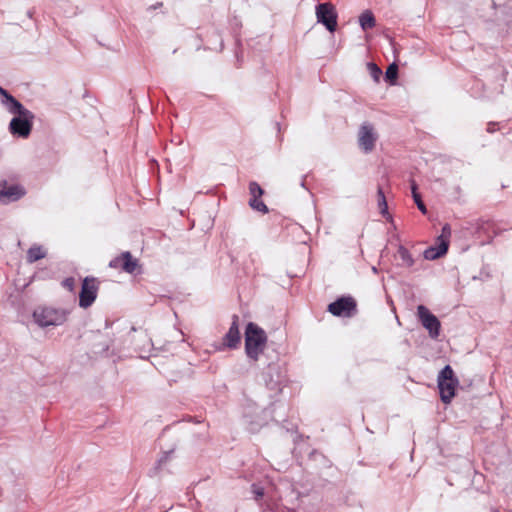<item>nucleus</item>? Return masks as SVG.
I'll list each match as a JSON object with an SVG mask.
<instances>
[{"instance_id":"obj_1","label":"nucleus","mask_w":512,"mask_h":512,"mask_svg":"<svg viewBox=\"0 0 512 512\" xmlns=\"http://www.w3.org/2000/svg\"><path fill=\"white\" fill-rule=\"evenodd\" d=\"M12 114H16L9 124L11 134L27 138L32 130L34 115L26 109L18 100H13V108H9Z\"/></svg>"},{"instance_id":"obj_2","label":"nucleus","mask_w":512,"mask_h":512,"mask_svg":"<svg viewBox=\"0 0 512 512\" xmlns=\"http://www.w3.org/2000/svg\"><path fill=\"white\" fill-rule=\"evenodd\" d=\"M267 343L265 331L257 324L250 322L245 330V351L248 357L258 360Z\"/></svg>"},{"instance_id":"obj_3","label":"nucleus","mask_w":512,"mask_h":512,"mask_svg":"<svg viewBox=\"0 0 512 512\" xmlns=\"http://www.w3.org/2000/svg\"><path fill=\"white\" fill-rule=\"evenodd\" d=\"M437 384L440 398L443 403L449 404L455 396L456 387L459 384L450 365H446L439 373Z\"/></svg>"},{"instance_id":"obj_4","label":"nucleus","mask_w":512,"mask_h":512,"mask_svg":"<svg viewBox=\"0 0 512 512\" xmlns=\"http://www.w3.org/2000/svg\"><path fill=\"white\" fill-rule=\"evenodd\" d=\"M33 317L37 324L42 327L61 325L66 321V313L63 310L51 307H39L34 313Z\"/></svg>"},{"instance_id":"obj_5","label":"nucleus","mask_w":512,"mask_h":512,"mask_svg":"<svg viewBox=\"0 0 512 512\" xmlns=\"http://www.w3.org/2000/svg\"><path fill=\"white\" fill-rule=\"evenodd\" d=\"M451 238V227L449 224H445L442 227L441 234L437 238L438 245L436 247L427 248L423 256L427 260H435L445 255L448 251L449 243Z\"/></svg>"},{"instance_id":"obj_6","label":"nucleus","mask_w":512,"mask_h":512,"mask_svg":"<svg viewBox=\"0 0 512 512\" xmlns=\"http://www.w3.org/2000/svg\"><path fill=\"white\" fill-rule=\"evenodd\" d=\"M337 317H352L357 313V302L351 296H343L330 303L327 309Z\"/></svg>"},{"instance_id":"obj_7","label":"nucleus","mask_w":512,"mask_h":512,"mask_svg":"<svg viewBox=\"0 0 512 512\" xmlns=\"http://www.w3.org/2000/svg\"><path fill=\"white\" fill-rule=\"evenodd\" d=\"M316 18L328 31L334 32L336 30L338 15L332 3L326 2L318 4L316 6Z\"/></svg>"},{"instance_id":"obj_8","label":"nucleus","mask_w":512,"mask_h":512,"mask_svg":"<svg viewBox=\"0 0 512 512\" xmlns=\"http://www.w3.org/2000/svg\"><path fill=\"white\" fill-rule=\"evenodd\" d=\"M417 316L422 326L428 330L429 336L432 339H437L440 335L441 329V323L438 318L424 305H419L417 307Z\"/></svg>"},{"instance_id":"obj_9","label":"nucleus","mask_w":512,"mask_h":512,"mask_svg":"<svg viewBox=\"0 0 512 512\" xmlns=\"http://www.w3.org/2000/svg\"><path fill=\"white\" fill-rule=\"evenodd\" d=\"M98 289L97 280L93 277H86L82 282L79 294V306L82 308L90 307L97 297Z\"/></svg>"},{"instance_id":"obj_10","label":"nucleus","mask_w":512,"mask_h":512,"mask_svg":"<svg viewBox=\"0 0 512 512\" xmlns=\"http://www.w3.org/2000/svg\"><path fill=\"white\" fill-rule=\"evenodd\" d=\"M377 140V134L374 131V127L369 123H364L360 126L358 132V144L360 148L368 153L375 148Z\"/></svg>"},{"instance_id":"obj_11","label":"nucleus","mask_w":512,"mask_h":512,"mask_svg":"<svg viewBox=\"0 0 512 512\" xmlns=\"http://www.w3.org/2000/svg\"><path fill=\"white\" fill-rule=\"evenodd\" d=\"M138 266L137 259L133 258L130 252H123L109 262V267L122 269L127 273H133Z\"/></svg>"},{"instance_id":"obj_12","label":"nucleus","mask_w":512,"mask_h":512,"mask_svg":"<svg viewBox=\"0 0 512 512\" xmlns=\"http://www.w3.org/2000/svg\"><path fill=\"white\" fill-rule=\"evenodd\" d=\"M232 324L228 330V332L223 337V346L233 349L236 348L241 340V335L239 331V317L237 315H233Z\"/></svg>"},{"instance_id":"obj_13","label":"nucleus","mask_w":512,"mask_h":512,"mask_svg":"<svg viewBox=\"0 0 512 512\" xmlns=\"http://www.w3.org/2000/svg\"><path fill=\"white\" fill-rule=\"evenodd\" d=\"M24 195V190L19 185H12L6 187L0 192V201L7 199L8 201H15Z\"/></svg>"},{"instance_id":"obj_14","label":"nucleus","mask_w":512,"mask_h":512,"mask_svg":"<svg viewBox=\"0 0 512 512\" xmlns=\"http://www.w3.org/2000/svg\"><path fill=\"white\" fill-rule=\"evenodd\" d=\"M46 256V249L41 245L34 244L28 249L26 260L28 263H34L38 260L45 258Z\"/></svg>"},{"instance_id":"obj_15","label":"nucleus","mask_w":512,"mask_h":512,"mask_svg":"<svg viewBox=\"0 0 512 512\" xmlns=\"http://www.w3.org/2000/svg\"><path fill=\"white\" fill-rule=\"evenodd\" d=\"M397 256L401 260L400 265L403 266V267L410 268L415 263V260H414V258L412 256V254L403 245H400L398 247V249H397Z\"/></svg>"},{"instance_id":"obj_16","label":"nucleus","mask_w":512,"mask_h":512,"mask_svg":"<svg viewBox=\"0 0 512 512\" xmlns=\"http://www.w3.org/2000/svg\"><path fill=\"white\" fill-rule=\"evenodd\" d=\"M359 22L364 31L373 28L376 24L375 17L369 10L364 11L360 15Z\"/></svg>"},{"instance_id":"obj_17","label":"nucleus","mask_w":512,"mask_h":512,"mask_svg":"<svg viewBox=\"0 0 512 512\" xmlns=\"http://www.w3.org/2000/svg\"><path fill=\"white\" fill-rule=\"evenodd\" d=\"M377 197H378V207L383 216L388 215V205L387 201L384 195V192L381 187L377 190Z\"/></svg>"},{"instance_id":"obj_18","label":"nucleus","mask_w":512,"mask_h":512,"mask_svg":"<svg viewBox=\"0 0 512 512\" xmlns=\"http://www.w3.org/2000/svg\"><path fill=\"white\" fill-rule=\"evenodd\" d=\"M261 197L251 198L249 201V205L254 209L262 213H267L268 208L265 203L260 200Z\"/></svg>"},{"instance_id":"obj_19","label":"nucleus","mask_w":512,"mask_h":512,"mask_svg":"<svg viewBox=\"0 0 512 512\" xmlns=\"http://www.w3.org/2000/svg\"><path fill=\"white\" fill-rule=\"evenodd\" d=\"M397 76H398V66L395 63H393L388 66L386 73H385V77L387 80L394 82L397 79Z\"/></svg>"},{"instance_id":"obj_20","label":"nucleus","mask_w":512,"mask_h":512,"mask_svg":"<svg viewBox=\"0 0 512 512\" xmlns=\"http://www.w3.org/2000/svg\"><path fill=\"white\" fill-rule=\"evenodd\" d=\"M249 192L251 198L261 197L264 193L263 189L257 182H250L249 184Z\"/></svg>"},{"instance_id":"obj_21","label":"nucleus","mask_w":512,"mask_h":512,"mask_svg":"<svg viewBox=\"0 0 512 512\" xmlns=\"http://www.w3.org/2000/svg\"><path fill=\"white\" fill-rule=\"evenodd\" d=\"M368 69L370 71V74L372 76V78L378 82L379 79H380V76L382 75V71L381 69L374 63H369L368 64Z\"/></svg>"},{"instance_id":"obj_22","label":"nucleus","mask_w":512,"mask_h":512,"mask_svg":"<svg viewBox=\"0 0 512 512\" xmlns=\"http://www.w3.org/2000/svg\"><path fill=\"white\" fill-rule=\"evenodd\" d=\"M62 286L69 291H73L75 287V279L73 277H68L64 279L62 282Z\"/></svg>"},{"instance_id":"obj_23","label":"nucleus","mask_w":512,"mask_h":512,"mask_svg":"<svg viewBox=\"0 0 512 512\" xmlns=\"http://www.w3.org/2000/svg\"><path fill=\"white\" fill-rule=\"evenodd\" d=\"M252 492L256 500H260L264 496V489L256 484L252 485Z\"/></svg>"},{"instance_id":"obj_24","label":"nucleus","mask_w":512,"mask_h":512,"mask_svg":"<svg viewBox=\"0 0 512 512\" xmlns=\"http://www.w3.org/2000/svg\"><path fill=\"white\" fill-rule=\"evenodd\" d=\"M0 94L2 96H4L7 100V102L9 103V108H13V100H16L12 95H10L5 89H3L2 87H0Z\"/></svg>"},{"instance_id":"obj_25","label":"nucleus","mask_w":512,"mask_h":512,"mask_svg":"<svg viewBox=\"0 0 512 512\" xmlns=\"http://www.w3.org/2000/svg\"><path fill=\"white\" fill-rule=\"evenodd\" d=\"M414 202L416 203L418 209L423 213V214H426L427 213V208L425 206V204L423 203L422 199H421V196L417 197L415 195V198H414Z\"/></svg>"},{"instance_id":"obj_26","label":"nucleus","mask_w":512,"mask_h":512,"mask_svg":"<svg viewBox=\"0 0 512 512\" xmlns=\"http://www.w3.org/2000/svg\"><path fill=\"white\" fill-rule=\"evenodd\" d=\"M411 191H412L413 199L415 198V195H416L417 197H419V196H420V194L417 192V185H416L415 181H412V182H411Z\"/></svg>"}]
</instances>
